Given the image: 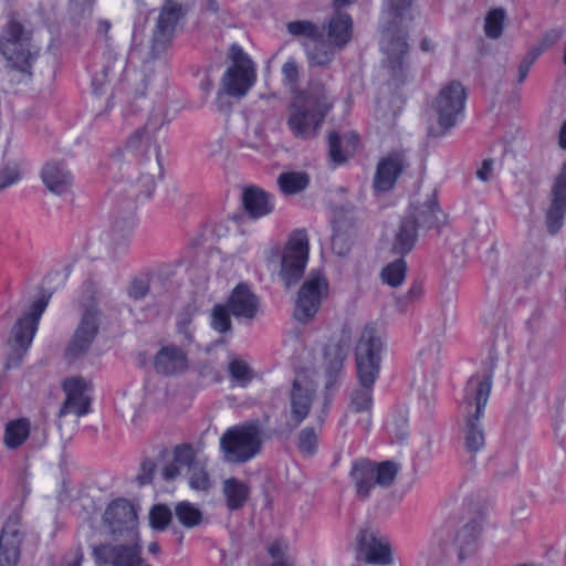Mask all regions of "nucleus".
Returning a JSON list of instances; mask_svg holds the SVG:
<instances>
[{"label": "nucleus", "mask_w": 566, "mask_h": 566, "mask_svg": "<svg viewBox=\"0 0 566 566\" xmlns=\"http://www.w3.org/2000/svg\"><path fill=\"white\" fill-rule=\"evenodd\" d=\"M415 0H385L382 6L381 49L386 55L384 65L388 70L392 85L400 87L409 76V65L405 56L409 45L403 29L413 20Z\"/></svg>", "instance_id": "f257e3e1"}, {"label": "nucleus", "mask_w": 566, "mask_h": 566, "mask_svg": "<svg viewBox=\"0 0 566 566\" xmlns=\"http://www.w3.org/2000/svg\"><path fill=\"white\" fill-rule=\"evenodd\" d=\"M382 342L373 324H367L355 347L356 374L360 387L350 394L349 407L355 412L369 411L373 387L380 371Z\"/></svg>", "instance_id": "f03ea898"}, {"label": "nucleus", "mask_w": 566, "mask_h": 566, "mask_svg": "<svg viewBox=\"0 0 566 566\" xmlns=\"http://www.w3.org/2000/svg\"><path fill=\"white\" fill-rule=\"evenodd\" d=\"M333 106L325 87L314 85L306 97L292 111L287 126L296 138L311 139L316 137L321 125Z\"/></svg>", "instance_id": "7ed1b4c3"}, {"label": "nucleus", "mask_w": 566, "mask_h": 566, "mask_svg": "<svg viewBox=\"0 0 566 566\" xmlns=\"http://www.w3.org/2000/svg\"><path fill=\"white\" fill-rule=\"evenodd\" d=\"M0 52L13 69L24 73L30 72L39 55V48L32 43V31L25 29L15 12L9 14L2 28Z\"/></svg>", "instance_id": "20e7f679"}, {"label": "nucleus", "mask_w": 566, "mask_h": 566, "mask_svg": "<svg viewBox=\"0 0 566 566\" xmlns=\"http://www.w3.org/2000/svg\"><path fill=\"white\" fill-rule=\"evenodd\" d=\"M262 444L263 431L259 420L230 427L220 438V450L228 463L249 462L261 452Z\"/></svg>", "instance_id": "39448f33"}, {"label": "nucleus", "mask_w": 566, "mask_h": 566, "mask_svg": "<svg viewBox=\"0 0 566 566\" xmlns=\"http://www.w3.org/2000/svg\"><path fill=\"white\" fill-rule=\"evenodd\" d=\"M227 61L230 65L221 77V88L218 96L226 94L231 97H244L256 81L255 64L238 43H232L228 50Z\"/></svg>", "instance_id": "423d86ee"}, {"label": "nucleus", "mask_w": 566, "mask_h": 566, "mask_svg": "<svg viewBox=\"0 0 566 566\" xmlns=\"http://www.w3.org/2000/svg\"><path fill=\"white\" fill-rule=\"evenodd\" d=\"M185 15L186 9L178 0H165L153 30L149 57L144 61L145 66L171 48L177 25Z\"/></svg>", "instance_id": "0eeeda50"}, {"label": "nucleus", "mask_w": 566, "mask_h": 566, "mask_svg": "<svg viewBox=\"0 0 566 566\" xmlns=\"http://www.w3.org/2000/svg\"><path fill=\"white\" fill-rule=\"evenodd\" d=\"M308 251L306 230H294L283 248L281 258L280 276L286 287L292 286L303 277L308 261Z\"/></svg>", "instance_id": "6e6552de"}, {"label": "nucleus", "mask_w": 566, "mask_h": 566, "mask_svg": "<svg viewBox=\"0 0 566 566\" xmlns=\"http://www.w3.org/2000/svg\"><path fill=\"white\" fill-rule=\"evenodd\" d=\"M327 295L328 282L326 277L319 271H311L298 290L294 318L303 324L310 322Z\"/></svg>", "instance_id": "1a4fd4ad"}, {"label": "nucleus", "mask_w": 566, "mask_h": 566, "mask_svg": "<svg viewBox=\"0 0 566 566\" xmlns=\"http://www.w3.org/2000/svg\"><path fill=\"white\" fill-rule=\"evenodd\" d=\"M490 397V382L485 381L480 386L475 397L465 395V400L470 406L474 405V412L469 415L463 431L464 447L471 454H475L484 448L485 434L481 419L484 416V409Z\"/></svg>", "instance_id": "9d476101"}, {"label": "nucleus", "mask_w": 566, "mask_h": 566, "mask_svg": "<svg viewBox=\"0 0 566 566\" xmlns=\"http://www.w3.org/2000/svg\"><path fill=\"white\" fill-rule=\"evenodd\" d=\"M163 127L159 116H150L143 127L137 128L128 138L125 150L144 163L155 158L159 165L158 134Z\"/></svg>", "instance_id": "9b49d317"}, {"label": "nucleus", "mask_w": 566, "mask_h": 566, "mask_svg": "<svg viewBox=\"0 0 566 566\" xmlns=\"http://www.w3.org/2000/svg\"><path fill=\"white\" fill-rule=\"evenodd\" d=\"M467 92L459 81H451L442 87L432 103V108L438 116V124L443 130H448L457 124L465 105Z\"/></svg>", "instance_id": "f8f14e48"}, {"label": "nucleus", "mask_w": 566, "mask_h": 566, "mask_svg": "<svg viewBox=\"0 0 566 566\" xmlns=\"http://www.w3.org/2000/svg\"><path fill=\"white\" fill-rule=\"evenodd\" d=\"M101 314L96 304L85 307L80 324L65 349V357L69 360H75L87 353L98 334Z\"/></svg>", "instance_id": "ddd939ff"}, {"label": "nucleus", "mask_w": 566, "mask_h": 566, "mask_svg": "<svg viewBox=\"0 0 566 566\" xmlns=\"http://www.w3.org/2000/svg\"><path fill=\"white\" fill-rule=\"evenodd\" d=\"M130 197L122 205H117L113 210V229L115 231H130L135 226V198L144 196L150 198L156 188V181L153 175L142 174L136 186L130 187Z\"/></svg>", "instance_id": "4468645a"}, {"label": "nucleus", "mask_w": 566, "mask_h": 566, "mask_svg": "<svg viewBox=\"0 0 566 566\" xmlns=\"http://www.w3.org/2000/svg\"><path fill=\"white\" fill-rule=\"evenodd\" d=\"M92 557L96 566H140L144 559L138 543H101L93 546Z\"/></svg>", "instance_id": "2eb2a0df"}, {"label": "nucleus", "mask_w": 566, "mask_h": 566, "mask_svg": "<svg viewBox=\"0 0 566 566\" xmlns=\"http://www.w3.org/2000/svg\"><path fill=\"white\" fill-rule=\"evenodd\" d=\"M350 346V338L348 335L335 342L329 343L324 347L325 360V390L327 392L334 391L344 375V361L348 355Z\"/></svg>", "instance_id": "dca6fc26"}, {"label": "nucleus", "mask_w": 566, "mask_h": 566, "mask_svg": "<svg viewBox=\"0 0 566 566\" xmlns=\"http://www.w3.org/2000/svg\"><path fill=\"white\" fill-rule=\"evenodd\" d=\"M549 199L551 202L545 214V223L548 233L554 235L562 229L566 217V161L555 178Z\"/></svg>", "instance_id": "f3484780"}, {"label": "nucleus", "mask_w": 566, "mask_h": 566, "mask_svg": "<svg viewBox=\"0 0 566 566\" xmlns=\"http://www.w3.org/2000/svg\"><path fill=\"white\" fill-rule=\"evenodd\" d=\"M409 167L406 155L402 151H391L382 157L376 167L373 187L376 192L390 191L402 171Z\"/></svg>", "instance_id": "a211bd4d"}, {"label": "nucleus", "mask_w": 566, "mask_h": 566, "mask_svg": "<svg viewBox=\"0 0 566 566\" xmlns=\"http://www.w3.org/2000/svg\"><path fill=\"white\" fill-rule=\"evenodd\" d=\"M49 296H41L35 300L30 311L20 317L12 328L14 344L24 352L31 345L33 337L38 331L39 321L49 304Z\"/></svg>", "instance_id": "6ab92c4d"}, {"label": "nucleus", "mask_w": 566, "mask_h": 566, "mask_svg": "<svg viewBox=\"0 0 566 566\" xmlns=\"http://www.w3.org/2000/svg\"><path fill=\"white\" fill-rule=\"evenodd\" d=\"M357 549L367 564L390 565L392 563L390 545L377 532L360 530L357 536Z\"/></svg>", "instance_id": "aec40b11"}, {"label": "nucleus", "mask_w": 566, "mask_h": 566, "mask_svg": "<svg viewBox=\"0 0 566 566\" xmlns=\"http://www.w3.org/2000/svg\"><path fill=\"white\" fill-rule=\"evenodd\" d=\"M226 303L238 321H253L260 311L259 296L243 282L234 286Z\"/></svg>", "instance_id": "412c9836"}, {"label": "nucleus", "mask_w": 566, "mask_h": 566, "mask_svg": "<svg viewBox=\"0 0 566 566\" xmlns=\"http://www.w3.org/2000/svg\"><path fill=\"white\" fill-rule=\"evenodd\" d=\"M103 520L113 535H122L126 531H134L137 514L129 501L117 499L106 507Z\"/></svg>", "instance_id": "4be33fe9"}, {"label": "nucleus", "mask_w": 566, "mask_h": 566, "mask_svg": "<svg viewBox=\"0 0 566 566\" xmlns=\"http://www.w3.org/2000/svg\"><path fill=\"white\" fill-rule=\"evenodd\" d=\"M23 534L19 527V518L10 516L0 535V566H17L21 554Z\"/></svg>", "instance_id": "5701e85b"}, {"label": "nucleus", "mask_w": 566, "mask_h": 566, "mask_svg": "<svg viewBox=\"0 0 566 566\" xmlns=\"http://www.w3.org/2000/svg\"><path fill=\"white\" fill-rule=\"evenodd\" d=\"M406 214L420 232L439 230L446 222V214L439 207L436 193H432L421 206L410 208Z\"/></svg>", "instance_id": "b1692460"}, {"label": "nucleus", "mask_w": 566, "mask_h": 566, "mask_svg": "<svg viewBox=\"0 0 566 566\" xmlns=\"http://www.w3.org/2000/svg\"><path fill=\"white\" fill-rule=\"evenodd\" d=\"M66 399L59 410V417L74 413L77 417L87 415L91 411V399L85 395L86 384L82 378H70L63 384Z\"/></svg>", "instance_id": "393cba45"}, {"label": "nucleus", "mask_w": 566, "mask_h": 566, "mask_svg": "<svg viewBox=\"0 0 566 566\" xmlns=\"http://www.w3.org/2000/svg\"><path fill=\"white\" fill-rule=\"evenodd\" d=\"M483 528V516L479 515L459 527L453 537V545L459 560L472 556L478 548V542Z\"/></svg>", "instance_id": "a878e982"}, {"label": "nucleus", "mask_w": 566, "mask_h": 566, "mask_svg": "<svg viewBox=\"0 0 566 566\" xmlns=\"http://www.w3.org/2000/svg\"><path fill=\"white\" fill-rule=\"evenodd\" d=\"M41 178L45 187L57 196L70 193L74 184L72 172L57 161L46 163L41 170Z\"/></svg>", "instance_id": "bb28decb"}, {"label": "nucleus", "mask_w": 566, "mask_h": 566, "mask_svg": "<svg viewBox=\"0 0 566 566\" xmlns=\"http://www.w3.org/2000/svg\"><path fill=\"white\" fill-rule=\"evenodd\" d=\"M154 367L164 376L181 374L188 369L187 354L175 345L163 346L155 356Z\"/></svg>", "instance_id": "cd10ccee"}, {"label": "nucleus", "mask_w": 566, "mask_h": 566, "mask_svg": "<svg viewBox=\"0 0 566 566\" xmlns=\"http://www.w3.org/2000/svg\"><path fill=\"white\" fill-rule=\"evenodd\" d=\"M242 205L247 214L252 219H260L274 210V196L256 186H250L242 192Z\"/></svg>", "instance_id": "c85d7f7f"}, {"label": "nucleus", "mask_w": 566, "mask_h": 566, "mask_svg": "<svg viewBox=\"0 0 566 566\" xmlns=\"http://www.w3.org/2000/svg\"><path fill=\"white\" fill-rule=\"evenodd\" d=\"M315 391L310 386L302 385L298 380H294L290 394L291 417L293 424L291 429L298 427L308 416Z\"/></svg>", "instance_id": "c756f323"}, {"label": "nucleus", "mask_w": 566, "mask_h": 566, "mask_svg": "<svg viewBox=\"0 0 566 566\" xmlns=\"http://www.w3.org/2000/svg\"><path fill=\"white\" fill-rule=\"evenodd\" d=\"M359 137L355 133L339 135L336 132L328 134V155L336 165H343L356 151Z\"/></svg>", "instance_id": "7c9ffc66"}, {"label": "nucleus", "mask_w": 566, "mask_h": 566, "mask_svg": "<svg viewBox=\"0 0 566 566\" xmlns=\"http://www.w3.org/2000/svg\"><path fill=\"white\" fill-rule=\"evenodd\" d=\"M355 483L356 493L361 500L369 497L370 491L376 485L375 465L369 460L356 461L349 473Z\"/></svg>", "instance_id": "2f4dec72"}, {"label": "nucleus", "mask_w": 566, "mask_h": 566, "mask_svg": "<svg viewBox=\"0 0 566 566\" xmlns=\"http://www.w3.org/2000/svg\"><path fill=\"white\" fill-rule=\"evenodd\" d=\"M303 46L312 66H327L335 57V46L324 39V33L313 41H305Z\"/></svg>", "instance_id": "473e14b6"}, {"label": "nucleus", "mask_w": 566, "mask_h": 566, "mask_svg": "<svg viewBox=\"0 0 566 566\" xmlns=\"http://www.w3.org/2000/svg\"><path fill=\"white\" fill-rule=\"evenodd\" d=\"M419 233L413 221L405 214L396 232L391 251L400 256L408 254L413 249Z\"/></svg>", "instance_id": "72a5a7b5"}, {"label": "nucleus", "mask_w": 566, "mask_h": 566, "mask_svg": "<svg viewBox=\"0 0 566 566\" xmlns=\"http://www.w3.org/2000/svg\"><path fill=\"white\" fill-rule=\"evenodd\" d=\"M353 20L349 14L338 12L331 18L327 36L337 49H343L352 38Z\"/></svg>", "instance_id": "f704fd0d"}, {"label": "nucleus", "mask_w": 566, "mask_h": 566, "mask_svg": "<svg viewBox=\"0 0 566 566\" xmlns=\"http://www.w3.org/2000/svg\"><path fill=\"white\" fill-rule=\"evenodd\" d=\"M222 492L227 507L237 511L244 506L250 495V488L237 478H229L223 482Z\"/></svg>", "instance_id": "c9c22d12"}, {"label": "nucleus", "mask_w": 566, "mask_h": 566, "mask_svg": "<svg viewBox=\"0 0 566 566\" xmlns=\"http://www.w3.org/2000/svg\"><path fill=\"white\" fill-rule=\"evenodd\" d=\"M280 190L285 196H292L302 192L310 185V176L305 171H286L277 177Z\"/></svg>", "instance_id": "e433bc0d"}, {"label": "nucleus", "mask_w": 566, "mask_h": 566, "mask_svg": "<svg viewBox=\"0 0 566 566\" xmlns=\"http://www.w3.org/2000/svg\"><path fill=\"white\" fill-rule=\"evenodd\" d=\"M30 434V422L27 419H19L7 424L4 431V443L9 449H17L27 440Z\"/></svg>", "instance_id": "4c0bfd02"}, {"label": "nucleus", "mask_w": 566, "mask_h": 566, "mask_svg": "<svg viewBox=\"0 0 566 566\" xmlns=\"http://www.w3.org/2000/svg\"><path fill=\"white\" fill-rule=\"evenodd\" d=\"M497 363V353L494 346L489 350L488 357L484 361L485 374L482 379L479 377H471L465 387V395L475 397L478 389L481 385L489 380L490 389L492 388L493 373Z\"/></svg>", "instance_id": "58836bf2"}, {"label": "nucleus", "mask_w": 566, "mask_h": 566, "mask_svg": "<svg viewBox=\"0 0 566 566\" xmlns=\"http://www.w3.org/2000/svg\"><path fill=\"white\" fill-rule=\"evenodd\" d=\"M175 516L178 522L187 527L193 528L202 522V512L192 503L182 501L175 506Z\"/></svg>", "instance_id": "ea45409f"}, {"label": "nucleus", "mask_w": 566, "mask_h": 566, "mask_svg": "<svg viewBox=\"0 0 566 566\" xmlns=\"http://www.w3.org/2000/svg\"><path fill=\"white\" fill-rule=\"evenodd\" d=\"M231 311L228 304H216L210 313V326L213 331L220 334L232 333Z\"/></svg>", "instance_id": "a19ab883"}, {"label": "nucleus", "mask_w": 566, "mask_h": 566, "mask_svg": "<svg viewBox=\"0 0 566 566\" xmlns=\"http://www.w3.org/2000/svg\"><path fill=\"white\" fill-rule=\"evenodd\" d=\"M406 273L407 263L403 256H401L395 260L394 262H390L382 269L381 279L384 283H387L388 285L396 287L403 282Z\"/></svg>", "instance_id": "79ce46f5"}, {"label": "nucleus", "mask_w": 566, "mask_h": 566, "mask_svg": "<svg viewBox=\"0 0 566 566\" xmlns=\"http://www.w3.org/2000/svg\"><path fill=\"white\" fill-rule=\"evenodd\" d=\"M229 375L237 385L247 387L253 379V369L242 359H232L228 366Z\"/></svg>", "instance_id": "37998d69"}, {"label": "nucleus", "mask_w": 566, "mask_h": 566, "mask_svg": "<svg viewBox=\"0 0 566 566\" xmlns=\"http://www.w3.org/2000/svg\"><path fill=\"white\" fill-rule=\"evenodd\" d=\"M505 20V10L495 8L489 11L485 17L484 32L490 39H499L503 32V24Z\"/></svg>", "instance_id": "c03bdc74"}, {"label": "nucleus", "mask_w": 566, "mask_h": 566, "mask_svg": "<svg viewBox=\"0 0 566 566\" xmlns=\"http://www.w3.org/2000/svg\"><path fill=\"white\" fill-rule=\"evenodd\" d=\"M286 29L290 34L294 36H304L307 41H313L324 33L318 25L308 20L289 22L286 24Z\"/></svg>", "instance_id": "a18cd8bd"}, {"label": "nucleus", "mask_w": 566, "mask_h": 566, "mask_svg": "<svg viewBox=\"0 0 566 566\" xmlns=\"http://www.w3.org/2000/svg\"><path fill=\"white\" fill-rule=\"evenodd\" d=\"M150 281L151 275L149 272H144L134 276L127 286L128 297L134 301L144 300L150 291Z\"/></svg>", "instance_id": "49530a36"}, {"label": "nucleus", "mask_w": 566, "mask_h": 566, "mask_svg": "<svg viewBox=\"0 0 566 566\" xmlns=\"http://www.w3.org/2000/svg\"><path fill=\"white\" fill-rule=\"evenodd\" d=\"M195 310L192 306L187 305L177 315V332L184 337V339L191 344L195 339L192 319Z\"/></svg>", "instance_id": "de8ad7c7"}, {"label": "nucleus", "mask_w": 566, "mask_h": 566, "mask_svg": "<svg viewBox=\"0 0 566 566\" xmlns=\"http://www.w3.org/2000/svg\"><path fill=\"white\" fill-rule=\"evenodd\" d=\"M399 471V465L394 461H384L375 467L376 484L381 488H389L394 484Z\"/></svg>", "instance_id": "09e8293b"}, {"label": "nucleus", "mask_w": 566, "mask_h": 566, "mask_svg": "<svg viewBox=\"0 0 566 566\" xmlns=\"http://www.w3.org/2000/svg\"><path fill=\"white\" fill-rule=\"evenodd\" d=\"M172 518V512L166 504H156L150 509L149 523L151 528L164 531L168 527Z\"/></svg>", "instance_id": "8fccbe9b"}, {"label": "nucleus", "mask_w": 566, "mask_h": 566, "mask_svg": "<svg viewBox=\"0 0 566 566\" xmlns=\"http://www.w3.org/2000/svg\"><path fill=\"white\" fill-rule=\"evenodd\" d=\"M20 178V163L15 159L7 160L0 168V191L18 182Z\"/></svg>", "instance_id": "3c124183"}, {"label": "nucleus", "mask_w": 566, "mask_h": 566, "mask_svg": "<svg viewBox=\"0 0 566 566\" xmlns=\"http://www.w3.org/2000/svg\"><path fill=\"white\" fill-rule=\"evenodd\" d=\"M297 448L301 453L313 455L317 450V433L313 427H305L298 433Z\"/></svg>", "instance_id": "603ef678"}, {"label": "nucleus", "mask_w": 566, "mask_h": 566, "mask_svg": "<svg viewBox=\"0 0 566 566\" xmlns=\"http://www.w3.org/2000/svg\"><path fill=\"white\" fill-rule=\"evenodd\" d=\"M174 462L176 464L185 465L188 469L193 468L196 462V452L191 444H179L174 450Z\"/></svg>", "instance_id": "864d4df0"}, {"label": "nucleus", "mask_w": 566, "mask_h": 566, "mask_svg": "<svg viewBox=\"0 0 566 566\" xmlns=\"http://www.w3.org/2000/svg\"><path fill=\"white\" fill-rule=\"evenodd\" d=\"M543 53V49H530L521 60L517 66V83L522 84L528 75V72L538 56Z\"/></svg>", "instance_id": "5fc2aeb1"}, {"label": "nucleus", "mask_w": 566, "mask_h": 566, "mask_svg": "<svg viewBox=\"0 0 566 566\" xmlns=\"http://www.w3.org/2000/svg\"><path fill=\"white\" fill-rule=\"evenodd\" d=\"M191 475L189 478V485L196 491H207L210 488V479L206 470L198 464L189 469Z\"/></svg>", "instance_id": "6e6d98bb"}, {"label": "nucleus", "mask_w": 566, "mask_h": 566, "mask_svg": "<svg viewBox=\"0 0 566 566\" xmlns=\"http://www.w3.org/2000/svg\"><path fill=\"white\" fill-rule=\"evenodd\" d=\"M352 242L346 232L334 230L332 235V250L339 256H345L350 251Z\"/></svg>", "instance_id": "4d7b16f0"}, {"label": "nucleus", "mask_w": 566, "mask_h": 566, "mask_svg": "<svg viewBox=\"0 0 566 566\" xmlns=\"http://www.w3.org/2000/svg\"><path fill=\"white\" fill-rule=\"evenodd\" d=\"M156 472V463L153 460H144L140 464V472L137 475V481L140 486L150 484Z\"/></svg>", "instance_id": "13d9d810"}, {"label": "nucleus", "mask_w": 566, "mask_h": 566, "mask_svg": "<svg viewBox=\"0 0 566 566\" xmlns=\"http://www.w3.org/2000/svg\"><path fill=\"white\" fill-rule=\"evenodd\" d=\"M284 81L289 84H295L298 80V65L294 57H290L282 66Z\"/></svg>", "instance_id": "bf43d9fd"}, {"label": "nucleus", "mask_w": 566, "mask_h": 566, "mask_svg": "<svg viewBox=\"0 0 566 566\" xmlns=\"http://www.w3.org/2000/svg\"><path fill=\"white\" fill-rule=\"evenodd\" d=\"M117 61V54L113 50L108 49L103 54V64L98 70L109 76V73L113 71Z\"/></svg>", "instance_id": "052dcab7"}, {"label": "nucleus", "mask_w": 566, "mask_h": 566, "mask_svg": "<svg viewBox=\"0 0 566 566\" xmlns=\"http://www.w3.org/2000/svg\"><path fill=\"white\" fill-rule=\"evenodd\" d=\"M84 554L80 547L70 551L63 558L62 566H82Z\"/></svg>", "instance_id": "680f3d73"}, {"label": "nucleus", "mask_w": 566, "mask_h": 566, "mask_svg": "<svg viewBox=\"0 0 566 566\" xmlns=\"http://www.w3.org/2000/svg\"><path fill=\"white\" fill-rule=\"evenodd\" d=\"M109 76L96 69L92 76V87L95 94L102 92L103 86L109 81Z\"/></svg>", "instance_id": "e2e57ef3"}, {"label": "nucleus", "mask_w": 566, "mask_h": 566, "mask_svg": "<svg viewBox=\"0 0 566 566\" xmlns=\"http://www.w3.org/2000/svg\"><path fill=\"white\" fill-rule=\"evenodd\" d=\"M562 36V32L558 30H551L544 34L541 40V45L537 49L546 50L554 45Z\"/></svg>", "instance_id": "0e129e2a"}, {"label": "nucleus", "mask_w": 566, "mask_h": 566, "mask_svg": "<svg viewBox=\"0 0 566 566\" xmlns=\"http://www.w3.org/2000/svg\"><path fill=\"white\" fill-rule=\"evenodd\" d=\"M493 170V160L492 159H484L482 163L481 168L476 171V177L481 181H489L492 176Z\"/></svg>", "instance_id": "69168bd1"}, {"label": "nucleus", "mask_w": 566, "mask_h": 566, "mask_svg": "<svg viewBox=\"0 0 566 566\" xmlns=\"http://www.w3.org/2000/svg\"><path fill=\"white\" fill-rule=\"evenodd\" d=\"M112 28V22L107 19H99L97 21L96 33L104 38L105 42L108 44L111 40L109 30Z\"/></svg>", "instance_id": "338daca9"}, {"label": "nucleus", "mask_w": 566, "mask_h": 566, "mask_svg": "<svg viewBox=\"0 0 566 566\" xmlns=\"http://www.w3.org/2000/svg\"><path fill=\"white\" fill-rule=\"evenodd\" d=\"M269 555L275 560H283V548L279 541L273 542L268 548Z\"/></svg>", "instance_id": "774afa93"}]
</instances>
